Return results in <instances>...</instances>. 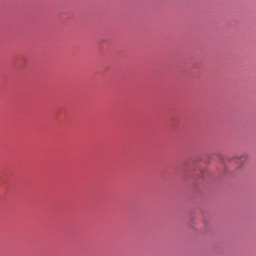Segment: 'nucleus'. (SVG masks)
<instances>
[{
    "mask_svg": "<svg viewBox=\"0 0 256 256\" xmlns=\"http://www.w3.org/2000/svg\"><path fill=\"white\" fill-rule=\"evenodd\" d=\"M247 158H248L247 154H242V155L236 157V159L240 165H243L245 163V161H247Z\"/></svg>",
    "mask_w": 256,
    "mask_h": 256,
    "instance_id": "obj_1",
    "label": "nucleus"
}]
</instances>
